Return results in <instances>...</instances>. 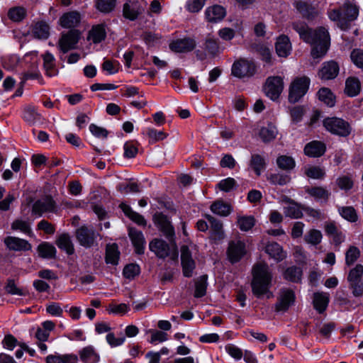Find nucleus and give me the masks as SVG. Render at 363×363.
<instances>
[{"mask_svg": "<svg viewBox=\"0 0 363 363\" xmlns=\"http://www.w3.org/2000/svg\"><path fill=\"white\" fill-rule=\"evenodd\" d=\"M292 28L298 33L301 40L312 45L311 53L313 59L321 58L327 53L330 38L325 28L320 27L313 30L304 22H294Z\"/></svg>", "mask_w": 363, "mask_h": 363, "instance_id": "nucleus-1", "label": "nucleus"}, {"mask_svg": "<svg viewBox=\"0 0 363 363\" xmlns=\"http://www.w3.org/2000/svg\"><path fill=\"white\" fill-rule=\"evenodd\" d=\"M272 274L267 264L259 262L252 268V280L251 283L253 294L257 297L267 294L271 286Z\"/></svg>", "mask_w": 363, "mask_h": 363, "instance_id": "nucleus-2", "label": "nucleus"}, {"mask_svg": "<svg viewBox=\"0 0 363 363\" xmlns=\"http://www.w3.org/2000/svg\"><path fill=\"white\" fill-rule=\"evenodd\" d=\"M79 38L80 33L77 30H71L62 34L57 43V47L62 53L60 55L61 60H65L66 56H65V54L76 48Z\"/></svg>", "mask_w": 363, "mask_h": 363, "instance_id": "nucleus-3", "label": "nucleus"}, {"mask_svg": "<svg viewBox=\"0 0 363 363\" xmlns=\"http://www.w3.org/2000/svg\"><path fill=\"white\" fill-rule=\"evenodd\" d=\"M257 72V67L252 60L240 58L234 62L231 72L234 77L240 79L250 78Z\"/></svg>", "mask_w": 363, "mask_h": 363, "instance_id": "nucleus-4", "label": "nucleus"}, {"mask_svg": "<svg viewBox=\"0 0 363 363\" xmlns=\"http://www.w3.org/2000/svg\"><path fill=\"white\" fill-rule=\"evenodd\" d=\"M323 125L330 133L342 137H347L352 130L350 125L347 121L337 117L324 119Z\"/></svg>", "mask_w": 363, "mask_h": 363, "instance_id": "nucleus-5", "label": "nucleus"}, {"mask_svg": "<svg viewBox=\"0 0 363 363\" xmlns=\"http://www.w3.org/2000/svg\"><path fill=\"white\" fill-rule=\"evenodd\" d=\"M310 79L307 77H297L289 87V100L291 103L298 102L308 91Z\"/></svg>", "mask_w": 363, "mask_h": 363, "instance_id": "nucleus-6", "label": "nucleus"}, {"mask_svg": "<svg viewBox=\"0 0 363 363\" xmlns=\"http://www.w3.org/2000/svg\"><path fill=\"white\" fill-rule=\"evenodd\" d=\"M149 248L157 257L162 259L168 257L171 252L174 255L177 254V246L174 241L169 245L162 239L155 238L150 242Z\"/></svg>", "mask_w": 363, "mask_h": 363, "instance_id": "nucleus-7", "label": "nucleus"}, {"mask_svg": "<svg viewBox=\"0 0 363 363\" xmlns=\"http://www.w3.org/2000/svg\"><path fill=\"white\" fill-rule=\"evenodd\" d=\"M99 234L92 227L82 225L76 230V238L79 243L86 247L89 248L96 243Z\"/></svg>", "mask_w": 363, "mask_h": 363, "instance_id": "nucleus-8", "label": "nucleus"}, {"mask_svg": "<svg viewBox=\"0 0 363 363\" xmlns=\"http://www.w3.org/2000/svg\"><path fill=\"white\" fill-rule=\"evenodd\" d=\"M283 89L284 82L282 78L279 76L268 77L264 86L266 96L274 101L279 97Z\"/></svg>", "mask_w": 363, "mask_h": 363, "instance_id": "nucleus-9", "label": "nucleus"}, {"mask_svg": "<svg viewBox=\"0 0 363 363\" xmlns=\"http://www.w3.org/2000/svg\"><path fill=\"white\" fill-rule=\"evenodd\" d=\"M57 211V204L51 196H45L37 200L32 206V213L41 216L45 213H55Z\"/></svg>", "mask_w": 363, "mask_h": 363, "instance_id": "nucleus-10", "label": "nucleus"}, {"mask_svg": "<svg viewBox=\"0 0 363 363\" xmlns=\"http://www.w3.org/2000/svg\"><path fill=\"white\" fill-rule=\"evenodd\" d=\"M181 264L182 273L185 277H191L196 268V262L192 257V252L186 245L181 247Z\"/></svg>", "mask_w": 363, "mask_h": 363, "instance_id": "nucleus-11", "label": "nucleus"}, {"mask_svg": "<svg viewBox=\"0 0 363 363\" xmlns=\"http://www.w3.org/2000/svg\"><path fill=\"white\" fill-rule=\"evenodd\" d=\"M154 222L170 242L174 241L175 237L174 229L166 216L160 213H156L154 216Z\"/></svg>", "mask_w": 363, "mask_h": 363, "instance_id": "nucleus-12", "label": "nucleus"}, {"mask_svg": "<svg viewBox=\"0 0 363 363\" xmlns=\"http://www.w3.org/2000/svg\"><path fill=\"white\" fill-rule=\"evenodd\" d=\"M295 294L292 289H282L280 290L277 302L275 304L277 312L286 311L295 302Z\"/></svg>", "mask_w": 363, "mask_h": 363, "instance_id": "nucleus-13", "label": "nucleus"}, {"mask_svg": "<svg viewBox=\"0 0 363 363\" xmlns=\"http://www.w3.org/2000/svg\"><path fill=\"white\" fill-rule=\"evenodd\" d=\"M246 252L247 250L244 242L238 240H232L229 242L227 255L231 263H235L240 261Z\"/></svg>", "mask_w": 363, "mask_h": 363, "instance_id": "nucleus-14", "label": "nucleus"}, {"mask_svg": "<svg viewBox=\"0 0 363 363\" xmlns=\"http://www.w3.org/2000/svg\"><path fill=\"white\" fill-rule=\"evenodd\" d=\"M203 49L206 52H203L199 50L196 51V55L199 60H204L206 58L207 55L212 57H216L220 52V47L218 40L208 35L205 39Z\"/></svg>", "mask_w": 363, "mask_h": 363, "instance_id": "nucleus-15", "label": "nucleus"}, {"mask_svg": "<svg viewBox=\"0 0 363 363\" xmlns=\"http://www.w3.org/2000/svg\"><path fill=\"white\" fill-rule=\"evenodd\" d=\"M6 247L13 251H28L31 250V245L26 240L13 236H8L4 239Z\"/></svg>", "mask_w": 363, "mask_h": 363, "instance_id": "nucleus-16", "label": "nucleus"}, {"mask_svg": "<svg viewBox=\"0 0 363 363\" xmlns=\"http://www.w3.org/2000/svg\"><path fill=\"white\" fill-rule=\"evenodd\" d=\"M196 45L194 39L185 38L178 39L169 44V48L176 52H188L193 50Z\"/></svg>", "mask_w": 363, "mask_h": 363, "instance_id": "nucleus-17", "label": "nucleus"}, {"mask_svg": "<svg viewBox=\"0 0 363 363\" xmlns=\"http://www.w3.org/2000/svg\"><path fill=\"white\" fill-rule=\"evenodd\" d=\"M294 6L298 12L307 19H312L318 15L316 9L306 0L296 1Z\"/></svg>", "mask_w": 363, "mask_h": 363, "instance_id": "nucleus-18", "label": "nucleus"}, {"mask_svg": "<svg viewBox=\"0 0 363 363\" xmlns=\"http://www.w3.org/2000/svg\"><path fill=\"white\" fill-rule=\"evenodd\" d=\"M128 235L138 255L144 253L145 240L143 233L134 228H129Z\"/></svg>", "mask_w": 363, "mask_h": 363, "instance_id": "nucleus-19", "label": "nucleus"}, {"mask_svg": "<svg viewBox=\"0 0 363 363\" xmlns=\"http://www.w3.org/2000/svg\"><path fill=\"white\" fill-rule=\"evenodd\" d=\"M338 72L339 66L337 63L334 61H329L323 63L318 72V76L322 79L329 80L335 78Z\"/></svg>", "mask_w": 363, "mask_h": 363, "instance_id": "nucleus-20", "label": "nucleus"}, {"mask_svg": "<svg viewBox=\"0 0 363 363\" xmlns=\"http://www.w3.org/2000/svg\"><path fill=\"white\" fill-rule=\"evenodd\" d=\"M143 11L138 2L129 1L123 5V15L127 19L135 21Z\"/></svg>", "mask_w": 363, "mask_h": 363, "instance_id": "nucleus-21", "label": "nucleus"}, {"mask_svg": "<svg viewBox=\"0 0 363 363\" xmlns=\"http://www.w3.org/2000/svg\"><path fill=\"white\" fill-rule=\"evenodd\" d=\"M205 217L211 224V237L215 240L223 239L225 234L222 222L211 215H206Z\"/></svg>", "mask_w": 363, "mask_h": 363, "instance_id": "nucleus-22", "label": "nucleus"}, {"mask_svg": "<svg viewBox=\"0 0 363 363\" xmlns=\"http://www.w3.org/2000/svg\"><path fill=\"white\" fill-rule=\"evenodd\" d=\"M225 9L219 5L209 6L206 9L205 17L208 22L217 23L225 16Z\"/></svg>", "mask_w": 363, "mask_h": 363, "instance_id": "nucleus-23", "label": "nucleus"}, {"mask_svg": "<svg viewBox=\"0 0 363 363\" xmlns=\"http://www.w3.org/2000/svg\"><path fill=\"white\" fill-rule=\"evenodd\" d=\"M81 21V15L77 11H69L64 13L60 18V24L65 28L77 26Z\"/></svg>", "mask_w": 363, "mask_h": 363, "instance_id": "nucleus-24", "label": "nucleus"}, {"mask_svg": "<svg viewBox=\"0 0 363 363\" xmlns=\"http://www.w3.org/2000/svg\"><path fill=\"white\" fill-rule=\"evenodd\" d=\"M342 11L343 19H345L349 24L350 21H353L357 18L359 15V7L354 2L347 1L345 2L341 6Z\"/></svg>", "mask_w": 363, "mask_h": 363, "instance_id": "nucleus-25", "label": "nucleus"}, {"mask_svg": "<svg viewBox=\"0 0 363 363\" xmlns=\"http://www.w3.org/2000/svg\"><path fill=\"white\" fill-rule=\"evenodd\" d=\"M79 358L84 363H97L100 360V356L93 346L89 345L82 348L79 352Z\"/></svg>", "mask_w": 363, "mask_h": 363, "instance_id": "nucleus-26", "label": "nucleus"}, {"mask_svg": "<svg viewBox=\"0 0 363 363\" xmlns=\"http://www.w3.org/2000/svg\"><path fill=\"white\" fill-rule=\"evenodd\" d=\"M276 52L279 57H287L291 50V44L286 35H281L278 38L275 45Z\"/></svg>", "mask_w": 363, "mask_h": 363, "instance_id": "nucleus-27", "label": "nucleus"}, {"mask_svg": "<svg viewBox=\"0 0 363 363\" xmlns=\"http://www.w3.org/2000/svg\"><path fill=\"white\" fill-rule=\"evenodd\" d=\"M325 152V145L320 141H312L304 147L305 154L310 157H318L323 155Z\"/></svg>", "mask_w": 363, "mask_h": 363, "instance_id": "nucleus-28", "label": "nucleus"}, {"mask_svg": "<svg viewBox=\"0 0 363 363\" xmlns=\"http://www.w3.org/2000/svg\"><path fill=\"white\" fill-rule=\"evenodd\" d=\"M266 252L277 262H281L286 257L282 247L277 242H269L266 246Z\"/></svg>", "mask_w": 363, "mask_h": 363, "instance_id": "nucleus-29", "label": "nucleus"}, {"mask_svg": "<svg viewBox=\"0 0 363 363\" xmlns=\"http://www.w3.org/2000/svg\"><path fill=\"white\" fill-rule=\"evenodd\" d=\"M278 134L277 127L272 123L267 124V126L262 127L259 131V136L264 143L274 140Z\"/></svg>", "mask_w": 363, "mask_h": 363, "instance_id": "nucleus-30", "label": "nucleus"}, {"mask_svg": "<svg viewBox=\"0 0 363 363\" xmlns=\"http://www.w3.org/2000/svg\"><path fill=\"white\" fill-rule=\"evenodd\" d=\"M303 271L301 267L291 266L287 267L283 272V277L286 281L298 283L301 281Z\"/></svg>", "mask_w": 363, "mask_h": 363, "instance_id": "nucleus-31", "label": "nucleus"}, {"mask_svg": "<svg viewBox=\"0 0 363 363\" xmlns=\"http://www.w3.org/2000/svg\"><path fill=\"white\" fill-rule=\"evenodd\" d=\"M56 245L69 255H73L74 252V245L69 235L67 233L61 234L56 240Z\"/></svg>", "mask_w": 363, "mask_h": 363, "instance_id": "nucleus-32", "label": "nucleus"}, {"mask_svg": "<svg viewBox=\"0 0 363 363\" xmlns=\"http://www.w3.org/2000/svg\"><path fill=\"white\" fill-rule=\"evenodd\" d=\"M361 89L360 82L356 77H350L346 79L345 93L350 97L359 94Z\"/></svg>", "mask_w": 363, "mask_h": 363, "instance_id": "nucleus-33", "label": "nucleus"}, {"mask_svg": "<svg viewBox=\"0 0 363 363\" xmlns=\"http://www.w3.org/2000/svg\"><path fill=\"white\" fill-rule=\"evenodd\" d=\"M43 66L45 69L46 74L49 77L56 76L58 70L55 67V57L49 52H46L43 55Z\"/></svg>", "mask_w": 363, "mask_h": 363, "instance_id": "nucleus-34", "label": "nucleus"}, {"mask_svg": "<svg viewBox=\"0 0 363 363\" xmlns=\"http://www.w3.org/2000/svg\"><path fill=\"white\" fill-rule=\"evenodd\" d=\"M120 257L118 245L115 243L106 245L105 260L106 264L117 265Z\"/></svg>", "mask_w": 363, "mask_h": 363, "instance_id": "nucleus-35", "label": "nucleus"}, {"mask_svg": "<svg viewBox=\"0 0 363 363\" xmlns=\"http://www.w3.org/2000/svg\"><path fill=\"white\" fill-rule=\"evenodd\" d=\"M120 208H121V210L123 211L126 216H128L131 220H133L138 225L143 226L146 225V220L145 218L138 213L133 211L130 206H129L128 205L121 203L120 205Z\"/></svg>", "mask_w": 363, "mask_h": 363, "instance_id": "nucleus-36", "label": "nucleus"}, {"mask_svg": "<svg viewBox=\"0 0 363 363\" xmlns=\"http://www.w3.org/2000/svg\"><path fill=\"white\" fill-rule=\"evenodd\" d=\"M106 34L104 26L103 25H96L93 26L89 32L87 39L94 43H99L105 39Z\"/></svg>", "mask_w": 363, "mask_h": 363, "instance_id": "nucleus-37", "label": "nucleus"}, {"mask_svg": "<svg viewBox=\"0 0 363 363\" xmlns=\"http://www.w3.org/2000/svg\"><path fill=\"white\" fill-rule=\"evenodd\" d=\"M46 363H77L78 357L75 354H50L46 357Z\"/></svg>", "mask_w": 363, "mask_h": 363, "instance_id": "nucleus-38", "label": "nucleus"}, {"mask_svg": "<svg viewBox=\"0 0 363 363\" xmlns=\"http://www.w3.org/2000/svg\"><path fill=\"white\" fill-rule=\"evenodd\" d=\"M329 302V296L326 293H315L313 296V306L320 313L325 311Z\"/></svg>", "mask_w": 363, "mask_h": 363, "instance_id": "nucleus-39", "label": "nucleus"}, {"mask_svg": "<svg viewBox=\"0 0 363 363\" xmlns=\"http://www.w3.org/2000/svg\"><path fill=\"white\" fill-rule=\"evenodd\" d=\"M23 119L29 124H35L40 121L42 116L39 113L35 106H28L25 107L23 112Z\"/></svg>", "mask_w": 363, "mask_h": 363, "instance_id": "nucleus-40", "label": "nucleus"}, {"mask_svg": "<svg viewBox=\"0 0 363 363\" xmlns=\"http://www.w3.org/2000/svg\"><path fill=\"white\" fill-rule=\"evenodd\" d=\"M39 255L45 259H52L55 257L56 248L49 242H44L38 247Z\"/></svg>", "mask_w": 363, "mask_h": 363, "instance_id": "nucleus-41", "label": "nucleus"}, {"mask_svg": "<svg viewBox=\"0 0 363 363\" xmlns=\"http://www.w3.org/2000/svg\"><path fill=\"white\" fill-rule=\"evenodd\" d=\"M250 166L255 171V174L257 176H259L261 174V172L265 169V160L262 155L259 154H254L251 157Z\"/></svg>", "mask_w": 363, "mask_h": 363, "instance_id": "nucleus-42", "label": "nucleus"}, {"mask_svg": "<svg viewBox=\"0 0 363 363\" xmlns=\"http://www.w3.org/2000/svg\"><path fill=\"white\" fill-rule=\"evenodd\" d=\"M211 210L213 213L218 216H227L230 213L232 208L230 205L222 201H216L211 206Z\"/></svg>", "mask_w": 363, "mask_h": 363, "instance_id": "nucleus-43", "label": "nucleus"}, {"mask_svg": "<svg viewBox=\"0 0 363 363\" xmlns=\"http://www.w3.org/2000/svg\"><path fill=\"white\" fill-rule=\"evenodd\" d=\"M328 16L330 20L333 21H338V26L342 30H347L349 28V23L343 19L342 11L341 7L337 9H333L328 12Z\"/></svg>", "mask_w": 363, "mask_h": 363, "instance_id": "nucleus-44", "label": "nucleus"}, {"mask_svg": "<svg viewBox=\"0 0 363 363\" xmlns=\"http://www.w3.org/2000/svg\"><path fill=\"white\" fill-rule=\"evenodd\" d=\"M306 191L316 200L327 201L330 194L326 189L322 186L308 188Z\"/></svg>", "mask_w": 363, "mask_h": 363, "instance_id": "nucleus-45", "label": "nucleus"}, {"mask_svg": "<svg viewBox=\"0 0 363 363\" xmlns=\"http://www.w3.org/2000/svg\"><path fill=\"white\" fill-rule=\"evenodd\" d=\"M49 26L45 22H38L33 28V34L38 39H46L49 36Z\"/></svg>", "mask_w": 363, "mask_h": 363, "instance_id": "nucleus-46", "label": "nucleus"}, {"mask_svg": "<svg viewBox=\"0 0 363 363\" xmlns=\"http://www.w3.org/2000/svg\"><path fill=\"white\" fill-rule=\"evenodd\" d=\"M318 99L329 107L335 104V98L331 91L328 88H321L318 92Z\"/></svg>", "mask_w": 363, "mask_h": 363, "instance_id": "nucleus-47", "label": "nucleus"}, {"mask_svg": "<svg viewBox=\"0 0 363 363\" xmlns=\"http://www.w3.org/2000/svg\"><path fill=\"white\" fill-rule=\"evenodd\" d=\"M360 255V250L356 246L350 245L345 252V264L348 267L352 265Z\"/></svg>", "mask_w": 363, "mask_h": 363, "instance_id": "nucleus-48", "label": "nucleus"}, {"mask_svg": "<svg viewBox=\"0 0 363 363\" xmlns=\"http://www.w3.org/2000/svg\"><path fill=\"white\" fill-rule=\"evenodd\" d=\"M237 223L242 231L250 230L255 224V219L253 216H240L237 217Z\"/></svg>", "mask_w": 363, "mask_h": 363, "instance_id": "nucleus-49", "label": "nucleus"}, {"mask_svg": "<svg viewBox=\"0 0 363 363\" xmlns=\"http://www.w3.org/2000/svg\"><path fill=\"white\" fill-rule=\"evenodd\" d=\"M207 275H202L198 278L196 281V289L194 292V296L196 298H201L206 295L207 288Z\"/></svg>", "mask_w": 363, "mask_h": 363, "instance_id": "nucleus-50", "label": "nucleus"}, {"mask_svg": "<svg viewBox=\"0 0 363 363\" xmlns=\"http://www.w3.org/2000/svg\"><path fill=\"white\" fill-rule=\"evenodd\" d=\"M322 233L316 229L310 230L304 236V240L312 245H317L322 241Z\"/></svg>", "mask_w": 363, "mask_h": 363, "instance_id": "nucleus-51", "label": "nucleus"}, {"mask_svg": "<svg viewBox=\"0 0 363 363\" xmlns=\"http://www.w3.org/2000/svg\"><path fill=\"white\" fill-rule=\"evenodd\" d=\"M284 213L286 216L291 218H299L303 216L300 206L293 201H290L289 205L284 207Z\"/></svg>", "mask_w": 363, "mask_h": 363, "instance_id": "nucleus-52", "label": "nucleus"}, {"mask_svg": "<svg viewBox=\"0 0 363 363\" xmlns=\"http://www.w3.org/2000/svg\"><path fill=\"white\" fill-rule=\"evenodd\" d=\"M363 277V266L360 264H356L355 267L352 268L348 273L347 281L354 282L362 280Z\"/></svg>", "mask_w": 363, "mask_h": 363, "instance_id": "nucleus-53", "label": "nucleus"}, {"mask_svg": "<svg viewBox=\"0 0 363 363\" xmlns=\"http://www.w3.org/2000/svg\"><path fill=\"white\" fill-rule=\"evenodd\" d=\"M277 164L280 169L284 170L292 169L296 164L294 160L286 155L279 156L277 160Z\"/></svg>", "mask_w": 363, "mask_h": 363, "instance_id": "nucleus-54", "label": "nucleus"}, {"mask_svg": "<svg viewBox=\"0 0 363 363\" xmlns=\"http://www.w3.org/2000/svg\"><path fill=\"white\" fill-rule=\"evenodd\" d=\"M26 15V10L23 7H13L9 9L8 12L9 18L15 22L22 21Z\"/></svg>", "mask_w": 363, "mask_h": 363, "instance_id": "nucleus-55", "label": "nucleus"}, {"mask_svg": "<svg viewBox=\"0 0 363 363\" xmlns=\"http://www.w3.org/2000/svg\"><path fill=\"white\" fill-rule=\"evenodd\" d=\"M305 174L307 177L315 179H321L325 175V170L318 166H311L306 168Z\"/></svg>", "mask_w": 363, "mask_h": 363, "instance_id": "nucleus-56", "label": "nucleus"}, {"mask_svg": "<svg viewBox=\"0 0 363 363\" xmlns=\"http://www.w3.org/2000/svg\"><path fill=\"white\" fill-rule=\"evenodd\" d=\"M269 182L274 185H285L290 182V177L283 174H271L267 177Z\"/></svg>", "mask_w": 363, "mask_h": 363, "instance_id": "nucleus-57", "label": "nucleus"}, {"mask_svg": "<svg viewBox=\"0 0 363 363\" xmlns=\"http://www.w3.org/2000/svg\"><path fill=\"white\" fill-rule=\"evenodd\" d=\"M116 6V0H96V9L103 13H109Z\"/></svg>", "mask_w": 363, "mask_h": 363, "instance_id": "nucleus-58", "label": "nucleus"}, {"mask_svg": "<svg viewBox=\"0 0 363 363\" xmlns=\"http://www.w3.org/2000/svg\"><path fill=\"white\" fill-rule=\"evenodd\" d=\"M339 213L342 218L350 222H355L357 220V215L354 208L352 206L341 207Z\"/></svg>", "mask_w": 363, "mask_h": 363, "instance_id": "nucleus-59", "label": "nucleus"}, {"mask_svg": "<svg viewBox=\"0 0 363 363\" xmlns=\"http://www.w3.org/2000/svg\"><path fill=\"white\" fill-rule=\"evenodd\" d=\"M146 134L152 143L162 140L167 137L166 133L151 128L146 130Z\"/></svg>", "mask_w": 363, "mask_h": 363, "instance_id": "nucleus-60", "label": "nucleus"}, {"mask_svg": "<svg viewBox=\"0 0 363 363\" xmlns=\"http://www.w3.org/2000/svg\"><path fill=\"white\" fill-rule=\"evenodd\" d=\"M123 276L129 279H133L140 274V267L136 264L126 265L123 271Z\"/></svg>", "mask_w": 363, "mask_h": 363, "instance_id": "nucleus-61", "label": "nucleus"}, {"mask_svg": "<svg viewBox=\"0 0 363 363\" xmlns=\"http://www.w3.org/2000/svg\"><path fill=\"white\" fill-rule=\"evenodd\" d=\"M11 229L13 230H19L25 234H29L31 232L28 222L20 219L15 220L12 223Z\"/></svg>", "mask_w": 363, "mask_h": 363, "instance_id": "nucleus-62", "label": "nucleus"}, {"mask_svg": "<svg viewBox=\"0 0 363 363\" xmlns=\"http://www.w3.org/2000/svg\"><path fill=\"white\" fill-rule=\"evenodd\" d=\"M151 334L150 342L155 344L157 342H162L167 340V334L164 332L156 330H150Z\"/></svg>", "mask_w": 363, "mask_h": 363, "instance_id": "nucleus-63", "label": "nucleus"}, {"mask_svg": "<svg viewBox=\"0 0 363 363\" xmlns=\"http://www.w3.org/2000/svg\"><path fill=\"white\" fill-rule=\"evenodd\" d=\"M337 185L342 190H350L353 186L352 179L349 176L340 177L336 180Z\"/></svg>", "mask_w": 363, "mask_h": 363, "instance_id": "nucleus-64", "label": "nucleus"}]
</instances>
